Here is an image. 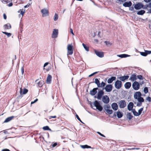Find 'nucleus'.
<instances>
[{
	"instance_id": "1",
	"label": "nucleus",
	"mask_w": 151,
	"mask_h": 151,
	"mask_svg": "<svg viewBox=\"0 0 151 151\" xmlns=\"http://www.w3.org/2000/svg\"><path fill=\"white\" fill-rule=\"evenodd\" d=\"M142 94L140 92H136L134 95V97L135 99H137L139 102H143L144 100L143 97H141Z\"/></svg>"
},
{
	"instance_id": "2",
	"label": "nucleus",
	"mask_w": 151,
	"mask_h": 151,
	"mask_svg": "<svg viewBox=\"0 0 151 151\" xmlns=\"http://www.w3.org/2000/svg\"><path fill=\"white\" fill-rule=\"evenodd\" d=\"M92 83H95L97 85L98 88L101 87L104 88V87L106 85V83L103 81L101 83H100L99 81L97 78L95 79V81L94 82H93Z\"/></svg>"
},
{
	"instance_id": "3",
	"label": "nucleus",
	"mask_w": 151,
	"mask_h": 151,
	"mask_svg": "<svg viewBox=\"0 0 151 151\" xmlns=\"http://www.w3.org/2000/svg\"><path fill=\"white\" fill-rule=\"evenodd\" d=\"M100 101L97 100L95 101L94 103V106L96 107V109L101 111L103 109V107L100 103Z\"/></svg>"
},
{
	"instance_id": "4",
	"label": "nucleus",
	"mask_w": 151,
	"mask_h": 151,
	"mask_svg": "<svg viewBox=\"0 0 151 151\" xmlns=\"http://www.w3.org/2000/svg\"><path fill=\"white\" fill-rule=\"evenodd\" d=\"M122 86V83L121 81L117 80L115 83L114 86L115 88L117 89H119Z\"/></svg>"
},
{
	"instance_id": "5",
	"label": "nucleus",
	"mask_w": 151,
	"mask_h": 151,
	"mask_svg": "<svg viewBox=\"0 0 151 151\" xmlns=\"http://www.w3.org/2000/svg\"><path fill=\"white\" fill-rule=\"evenodd\" d=\"M73 46L69 44L67 47V55H72L73 53Z\"/></svg>"
},
{
	"instance_id": "6",
	"label": "nucleus",
	"mask_w": 151,
	"mask_h": 151,
	"mask_svg": "<svg viewBox=\"0 0 151 151\" xmlns=\"http://www.w3.org/2000/svg\"><path fill=\"white\" fill-rule=\"evenodd\" d=\"M132 86L134 89L135 90H137L139 88L140 85L138 82L135 81L133 83Z\"/></svg>"
},
{
	"instance_id": "7",
	"label": "nucleus",
	"mask_w": 151,
	"mask_h": 151,
	"mask_svg": "<svg viewBox=\"0 0 151 151\" xmlns=\"http://www.w3.org/2000/svg\"><path fill=\"white\" fill-rule=\"evenodd\" d=\"M113 86L111 84H107L104 88H102V90L105 89L106 92H110L111 91L112 89Z\"/></svg>"
},
{
	"instance_id": "8",
	"label": "nucleus",
	"mask_w": 151,
	"mask_h": 151,
	"mask_svg": "<svg viewBox=\"0 0 151 151\" xmlns=\"http://www.w3.org/2000/svg\"><path fill=\"white\" fill-rule=\"evenodd\" d=\"M119 108H124L127 105L126 102L125 100H121L118 103Z\"/></svg>"
},
{
	"instance_id": "9",
	"label": "nucleus",
	"mask_w": 151,
	"mask_h": 151,
	"mask_svg": "<svg viewBox=\"0 0 151 151\" xmlns=\"http://www.w3.org/2000/svg\"><path fill=\"white\" fill-rule=\"evenodd\" d=\"M104 93L103 90L102 89L99 90L97 93V98L99 100L101 99V98L102 97V96L104 95Z\"/></svg>"
},
{
	"instance_id": "10",
	"label": "nucleus",
	"mask_w": 151,
	"mask_h": 151,
	"mask_svg": "<svg viewBox=\"0 0 151 151\" xmlns=\"http://www.w3.org/2000/svg\"><path fill=\"white\" fill-rule=\"evenodd\" d=\"M41 12L42 14V17H45L49 15V12L48 10L46 9H44L41 10Z\"/></svg>"
},
{
	"instance_id": "11",
	"label": "nucleus",
	"mask_w": 151,
	"mask_h": 151,
	"mask_svg": "<svg viewBox=\"0 0 151 151\" xmlns=\"http://www.w3.org/2000/svg\"><path fill=\"white\" fill-rule=\"evenodd\" d=\"M102 100L103 102L105 104H107L109 102V99L107 95H105L103 96Z\"/></svg>"
},
{
	"instance_id": "12",
	"label": "nucleus",
	"mask_w": 151,
	"mask_h": 151,
	"mask_svg": "<svg viewBox=\"0 0 151 151\" xmlns=\"http://www.w3.org/2000/svg\"><path fill=\"white\" fill-rule=\"evenodd\" d=\"M94 51L96 54L99 57L102 58L104 56L103 52L99 51L96 50H94Z\"/></svg>"
},
{
	"instance_id": "13",
	"label": "nucleus",
	"mask_w": 151,
	"mask_h": 151,
	"mask_svg": "<svg viewBox=\"0 0 151 151\" xmlns=\"http://www.w3.org/2000/svg\"><path fill=\"white\" fill-rule=\"evenodd\" d=\"M143 4L141 3H138L134 5V7L136 10H138L143 7Z\"/></svg>"
},
{
	"instance_id": "14",
	"label": "nucleus",
	"mask_w": 151,
	"mask_h": 151,
	"mask_svg": "<svg viewBox=\"0 0 151 151\" xmlns=\"http://www.w3.org/2000/svg\"><path fill=\"white\" fill-rule=\"evenodd\" d=\"M99 89L98 87L94 88L92 90L90 91V93L92 96H94L97 93V90Z\"/></svg>"
},
{
	"instance_id": "15",
	"label": "nucleus",
	"mask_w": 151,
	"mask_h": 151,
	"mask_svg": "<svg viewBox=\"0 0 151 151\" xmlns=\"http://www.w3.org/2000/svg\"><path fill=\"white\" fill-rule=\"evenodd\" d=\"M58 34V30L56 29H54L52 32V38H56L57 37Z\"/></svg>"
},
{
	"instance_id": "16",
	"label": "nucleus",
	"mask_w": 151,
	"mask_h": 151,
	"mask_svg": "<svg viewBox=\"0 0 151 151\" xmlns=\"http://www.w3.org/2000/svg\"><path fill=\"white\" fill-rule=\"evenodd\" d=\"M129 78V76L128 75L120 77L119 79L120 80V81L124 82L125 80H127Z\"/></svg>"
},
{
	"instance_id": "17",
	"label": "nucleus",
	"mask_w": 151,
	"mask_h": 151,
	"mask_svg": "<svg viewBox=\"0 0 151 151\" xmlns=\"http://www.w3.org/2000/svg\"><path fill=\"white\" fill-rule=\"evenodd\" d=\"M132 3L131 1L129 2H126L123 4V6L125 7H130L132 5Z\"/></svg>"
},
{
	"instance_id": "18",
	"label": "nucleus",
	"mask_w": 151,
	"mask_h": 151,
	"mask_svg": "<svg viewBox=\"0 0 151 151\" xmlns=\"http://www.w3.org/2000/svg\"><path fill=\"white\" fill-rule=\"evenodd\" d=\"M111 107L114 110H116L118 108L117 104L116 103H113L111 104Z\"/></svg>"
},
{
	"instance_id": "19",
	"label": "nucleus",
	"mask_w": 151,
	"mask_h": 151,
	"mask_svg": "<svg viewBox=\"0 0 151 151\" xmlns=\"http://www.w3.org/2000/svg\"><path fill=\"white\" fill-rule=\"evenodd\" d=\"M116 79V77L112 76L110 78L108 79L107 80V83L109 84L111 83L113 81L115 80Z\"/></svg>"
},
{
	"instance_id": "20",
	"label": "nucleus",
	"mask_w": 151,
	"mask_h": 151,
	"mask_svg": "<svg viewBox=\"0 0 151 151\" xmlns=\"http://www.w3.org/2000/svg\"><path fill=\"white\" fill-rule=\"evenodd\" d=\"M134 106V104L132 102H130L127 106L128 109L129 111H131Z\"/></svg>"
},
{
	"instance_id": "21",
	"label": "nucleus",
	"mask_w": 151,
	"mask_h": 151,
	"mask_svg": "<svg viewBox=\"0 0 151 151\" xmlns=\"http://www.w3.org/2000/svg\"><path fill=\"white\" fill-rule=\"evenodd\" d=\"M4 27L5 29H10L12 27L10 23H8L7 24L4 25Z\"/></svg>"
},
{
	"instance_id": "22",
	"label": "nucleus",
	"mask_w": 151,
	"mask_h": 151,
	"mask_svg": "<svg viewBox=\"0 0 151 151\" xmlns=\"http://www.w3.org/2000/svg\"><path fill=\"white\" fill-rule=\"evenodd\" d=\"M52 77L51 75L48 74V76L46 79V83L48 84H50L51 83Z\"/></svg>"
},
{
	"instance_id": "23",
	"label": "nucleus",
	"mask_w": 151,
	"mask_h": 151,
	"mask_svg": "<svg viewBox=\"0 0 151 151\" xmlns=\"http://www.w3.org/2000/svg\"><path fill=\"white\" fill-rule=\"evenodd\" d=\"M124 86L126 89H128L131 87V83L130 82H127L124 84Z\"/></svg>"
},
{
	"instance_id": "24",
	"label": "nucleus",
	"mask_w": 151,
	"mask_h": 151,
	"mask_svg": "<svg viewBox=\"0 0 151 151\" xmlns=\"http://www.w3.org/2000/svg\"><path fill=\"white\" fill-rule=\"evenodd\" d=\"M129 80L132 81H136L137 80V76L135 74H132L129 78Z\"/></svg>"
},
{
	"instance_id": "25",
	"label": "nucleus",
	"mask_w": 151,
	"mask_h": 151,
	"mask_svg": "<svg viewBox=\"0 0 151 151\" xmlns=\"http://www.w3.org/2000/svg\"><path fill=\"white\" fill-rule=\"evenodd\" d=\"M28 92V90L26 88H24L23 91H22V90L21 88H20V93L21 95L22 94H25L27 93Z\"/></svg>"
},
{
	"instance_id": "26",
	"label": "nucleus",
	"mask_w": 151,
	"mask_h": 151,
	"mask_svg": "<svg viewBox=\"0 0 151 151\" xmlns=\"http://www.w3.org/2000/svg\"><path fill=\"white\" fill-rule=\"evenodd\" d=\"M117 56L122 58L129 57L130 55L126 54H123L121 55H117Z\"/></svg>"
},
{
	"instance_id": "27",
	"label": "nucleus",
	"mask_w": 151,
	"mask_h": 151,
	"mask_svg": "<svg viewBox=\"0 0 151 151\" xmlns=\"http://www.w3.org/2000/svg\"><path fill=\"white\" fill-rule=\"evenodd\" d=\"M117 117L118 118H122L123 116V114L122 112L118 111L117 113Z\"/></svg>"
},
{
	"instance_id": "28",
	"label": "nucleus",
	"mask_w": 151,
	"mask_h": 151,
	"mask_svg": "<svg viewBox=\"0 0 151 151\" xmlns=\"http://www.w3.org/2000/svg\"><path fill=\"white\" fill-rule=\"evenodd\" d=\"M14 116H12L10 117H8L6 119L4 122L6 123L10 121H11L12 119L13 118H14Z\"/></svg>"
},
{
	"instance_id": "29",
	"label": "nucleus",
	"mask_w": 151,
	"mask_h": 151,
	"mask_svg": "<svg viewBox=\"0 0 151 151\" xmlns=\"http://www.w3.org/2000/svg\"><path fill=\"white\" fill-rule=\"evenodd\" d=\"M44 84V82L43 81H41L38 82V83H37V86H38L39 87H42L43 85Z\"/></svg>"
},
{
	"instance_id": "30",
	"label": "nucleus",
	"mask_w": 151,
	"mask_h": 151,
	"mask_svg": "<svg viewBox=\"0 0 151 151\" xmlns=\"http://www.w3.org/2000/svg\"><path fill=\"white\" fill-rule=\"evenodd\" d=\"M127 118L129 119V120H131L133 117V116L132 115L131 113H128L127 116Z\"/></svg>"
},
{
	"instance_id": "31",
	"label": "nucleus",
	"mask_w": 151,
	"mask_h": 151,
	"mask_svg": "<svg viewBox=\"0 0 151 151\" xmlns=\"http://www.w3.org/2000/svg\"><path fill=\"white\" fill-rule=\"evenodd\" d=\"M145 11L144 10H141L137 12V14L139 15H143L145 13Z\"/></svg>"
},
{
	"instance_id": "32",
	"label": "nucleus",
	"mask_w": 151,
	"mask_h": 151,
	"mask_svg": "<svg viewBox=\"0 0 151 151\" xmlns=\"http://www.w3.org/2000/svg\"><path fill=\"white\" fill-rule=\"evenodd\" d=\"M81 147L83 148H91L90 146H88L87 145H82L81 146Z\"/></svg>"
},
{
	"instance_id": "33",
	"label": "nucleus",
	"mask_w": 151,
	"mask_h": 151,
	"mask_svg": "<svg viewBox=\"0 0 151 151\" xmlns=\"http://www.w3.org/2000/svg\"><path fill=\"white\" fill-rule=\"evenodd\" d=\"M19 31L20 32H22V29L23 27H22L23 26L22 23L21 22L20 23V24H19Z\"/></svg>"
},
{
	"instance_id": "34",
	"label": "nucleus",
	"mask_w": 151,
	"mask_h": 151,
	"mask_svg": "<svg viewBox=\"0 0 151 151\" xmlns=\"http://www.w3.org/2000/svg\"><path fill=\"white\" fill-rule=\"evenodd\" d=\"M42 129L44 130H51V129L47 126L44 127L42 128Z\"/></svg>"
},
{
	"instance_id": "35",
	"label": "nucleus",
	"mask_w": 151,
	"mask_h": 151,
	"mask_svg": "<svg viewBox=\"0 0 151 151\" xmlns=\"http://www.w3.org/2000/svg\"><path fill=\"white\" fill-rule=\"evenodd\" d=\"M82 45L83 47L86 51H89V48L84 43H83Z\"/></svg>"
},
{
	"instance_id": "36",
	"label": "nucleus",
	"mask_w": 151,
	"mask_h": 151,
	"mask_svg": "<svg viewBox=\"0 0 151 151\" xmlns=\"http://www.w3.org/2000/svg\"><path fill=\"white\" fill-rule=\"evenodd\" d=\"M2 32L3 34H5L8 37H10L12 35V34L10 33H8L6 32Z\"/></svg>"
},
{
	"instance_id": "37",
	"label": "nucleus",
	"mask_w": 151,
	"mask_h": 151,
	"mask_svg": "<svg viewBox=\"0 0 151 151\" xmlns=\"http://www.w3.org/2000/svg\"><path fill=\"white\" fill-rule=\"evenodd\" d=\"M106 112L109 114H111L113 113V110L112 109H106Z\"/></svg>"
},
{
	"instance_id": "38",
	"label": "nucleus",
	"mask_w": 151,
	"mask_h": 151,
	"mask_svg": "<svg viewBox=\"0 0 151 151\" xmlns=\"http://www.w3.org/2000/svg\"><path fill=\"white\" fill-rule=\"evenodd\" d=\"M141 55L142 56H146L147 55L146 50L145 52H140Z\"/></svg>"
},
{
	"instance_id": "39",
	"label": "nucleus",
	"mask_w": 151,
	"mask_h": 151,
	"mask_svg": "<svg viewBox=\"0 0 151 151\" xmlns=\"http://www.w3.org/2000/svg\"><path fill=\"white\" fill-rule=\"evenodd\" d=\"M58 16L57 14L56 13L55 14L54 18V20L55 21H56L58 19Z\"/></svg>"
},
{
	"instance_id": "40",
	"label": "nucleus",
	"mask_w": 151,
	"mask_h": 151,
	"mask_svg": "<svg viewBox=\"0 0 151 151\" xmlns=\"http://www.w3.org/2000/svg\"><path fill=\"white\" fill-rule=\"evenodd\" d=\"M144 92L145 94L147 93L148 92V88L147 87H145L144 89Z\"/></svg>"
},
{
	"instance_id": "41",
	"label": "nucleus",
	"mask_w": 151,
	"mask_h": 151,
	"mask_svg": "<svg viewBox=\"0 0 151 151\" xmlns=\"http://www.w3.org/2000/svg\"><path fill=\"white\" fill-rule=\"evenodd\" d=\"M104 43H105L108 46H110L111 45V44L109 41H105Z\"/></svg>"
},
{
	"instance_id": "42",
	"label": "nucleus",
	"mask_w": 151,
	"mask_h": 151,
	"mask_svg": "<svg viewBox=\"0 0 151 151\" xmlns=\"http://www.w3.org/2000/svg\"><path fill=\"white\" fill-rule=\"evenodd\" d=\"M137 77L138 78L141 80H142L144 79V78L141 75H138L137 76Z\"/></svg>"
},
{
	"instance_id": "43",
	"label": "nucleus",
	"mask_w": 151,
	"mask_h": 151,
	"mask_svg": "<svg viewBox=\"0 0 151 151\" xmlns=\"http://www.w3.org/2000/svg\"><path fill=\"white\" fill-rule=\"evenodd\" d=\"M143 108H141L139 109L138 110V113H139V115H140L141 113H142V111L143 110Z\"/></svg>"
},
{
	"instance_id": "44",
	"label": "nucleus",
	"mask_w": 151,
	"mask_h": 151,
	"mask_svg": "<svg viewBox=\"0 0 151 151\" xmlns=\"http://www.w3.org/2000/svg\"><path fill=\"white\" fill-rule=\"evenodd\" d=\"M3 3L7 4L9 2V0H0Z\"/></svg>"
},
{
	"instance_id": "45",
	"label": "nucleus",
	"mask_w": 151,
	"mask_h": 151,
	"mask_svg": "<svg viewBox=\"0 0 151 151\" xmlns=\"http://www.w3.org/2000/svg\"><path fill=\"white\" fill-rule=\"evenodd\" d=\"M24 65H23V66L21 68V72H22V75H23V74L24 73Z\"/></svg>"
},
{
	"instance_id": "46",
	"label": "nucleus",
	"mask_w": 151,
	"mask_h": 151,
	"mask_svg": "<svg viewBox=\"0 0 151 151\" xmlns=\"http://www.w3.org/2000/svg\"><path fill=\"white\" fill-rule=\"evenodd\" d=\"M148 7H149V5H143V7H142V8L144 9H147V8Z\"/></svg>"
},
{
	"instance_id": "47",
	"label": "nucleus",
	"mask_w": 151,
	"mask_h": 151,
	"mask_svg": "<svg viewBox=\"0 0 151 151\" xmlns=\"http://www.w3.org/2000/svg\"><path fill=\"white\" fill-rule=\"evenodd\" d=\"M98 72H94V73H92L91 75H89V76L88 77H91V76H93L94 75L97 74V73H98Z\"/></svg>"
},
{
	"instance_id": "48",
	"label": "nucleus",
	"mask_w": 151,
	"mask_h": 151,
	"mask_svg": "<svg viewBox=\"0 0 151 151\" xmlns=\"http://www.w3.org/2000/svg\"><path fill=\"white\" fill-rule=\"evenodd\" d=\"M146 100L150 102L151 101V98L150 97L148 96L146 98Z\"/></svg>"
},
{
	"instance_id": "49",
	"label": "nucleus",
	"mask_w": 151,
	"mask_h": 151,
	"mask_svg": "<svg viewBox=\"0 0 151 151\" xmlns=\"http://www.w3.org/2000/svg\"><path fill=\"white\" fill-rule=\"evenodd\" d=\"M23 9H22V10H21L20 14L22 15V16H23L24 13V11L23 10Z\"/></svg>"
},
{
	"instance_id": "50",
	"label": "nucleus",
	"mask_w": 151,
	"mask_h": 151,
	"mask_svg": "<svg viewBox=\"0 0 151 151\" xmlns=\"http://www.w3.org/2000/svg\"><path fill=\"white\" fill-rule=\"evenodd\" d=\"M116 1H118L119 2H120V4H121V3L124 2L127 0H116Z\"/></svg>"
},
{
	"instance_id": "51",
	"label": "nucleus",
	"mask_w": 151,
	"mask_h": 151,
	"mask_svg": "<svg viewBox=\"0 0 151 151\" xmlns=\"http://www.w3.org/2000/svg\"><path fill=\"white\" fill-rule=\"evenodd\" d=\"M31 4H32L31 3H28L27 5L24 6V7L25 8H27Z\"/></svg>"
},
{
	"instance_id": "52",
	"label": "nucleus",
	"mask_w": 151,
	"mask_h": 151,
	"mask_svg": "<svg viewBox=\"0 0 151 151\" xmlns=\"http://www.w3.org/2000/svg\"><path fill=\"white\" fill-rule=\"evenodd\" d=\"M97 133L99 134V135H100V136H101L102 137H106L103 134H102L100 132H97Z\"/></svg>"
},
{
	"instance_id": "53",
	"label": "nucleus",
	"mask_w": 151,
	"mask_h": 151,
	"mask_svg": "<svg viewBox=\"0 0 151 151\" xmlns=\"http://www.w3.org/2000/svg\"><path fill=\"white\" fill-rule=\"evenodd\" d=\"M133 114L135 116H137L139 115L138 112H137L136 111L134 113V114Z\"/></svg>"
},
{
	"instance_id": "54",
	"label": "nucleus",
	"mask_w": 151,
	"mask_h": 151,
	"mask_svg": "<svg viewBox=\"0 0 151 151\" xmlns=\"http://www.w3.org/2000/svg\"><path fill=\"white\" fill-rule=\"evenodd\" d=\"M38 99H36L34 101L31 102V104H34V103H36V102H37L38 101Z\"/></svg>"
},
{
	"instance_id": "55",
	"label": "nucleus",
	"mask_w": 151,
	"mask_h": 151,
	"mask_svg": "<svg viewBox=\"0 0 151 151\" xmlns=\"http://www.w3.org/2000/svg\"><path fill=\"white\" fill-rule=\"evenodd\" d=\"M142 104V103L141 102H138L137 103V106H140Z\"/></svg>"
},
{
	"instance_id": "56",
	"label": "nucleus",
	"mask_w": 151,
	"mask_h": 151,
	"mask_svg": "<svg viewBox=\"0 0 151 151\" xmlns=\"http://www.w3.org/2000/svg\"><path fill=\"white\" fill-rule=\"evenodd\" d=\"M146 52L147 55L151 53V51L150 50H146Z\"/></svg>"
},
{
	"instance_id": "57",
	"label": "nucleus",
	"mask_w": 151,
	"mask_h": 151,
	"mask_svg": "<svg viewBox=\"0 0 151 151\" xmlns=\"http://www.w3.org/2000/svg\"><path fill=\"white\" fill-rule=\"evenodd\" d=\"M134 8L133 6L129 7V10L132 11L134 9Z\"/></svg>"
},
{
	"instance_id": "58",
	"label": "nucleus",
	"mask_w": 151,
	"mask_h": 151,
	"mask_svg": "<svg viewBox=\"0 0 151 151\" xmlns=\"http://www.w3.org/2000/svg\"><path fill=\"white\" fill-rule=\"evenodd\" d=\"M57 142H55L52 145V146L53 147H55L56 146H57Z\"/></svg>"
},
{
	"instance_id": "59",
	"label": "nucleus",
	"mask_w": 151,
	"mask_h": 151,
	"mask_svg": "<svg viewBox=\"0 0 151 151\" xmlns=\"http://www.w3.org/2000/svg\"><path fill=\"white\" fill-rule=\"evenodd\" d=\"M56 117V116H49V119H51V118H55Z\"/></svg>"
},
{
	"instance_id": "60",
	"label": "nucleus",
	"mask_w": 151,
	"mask_h": 151,
	"mask_svg": "<svg viewBox=\"0 0 151 151\" xmlns=\"http://www.w3.org/2000/svg\"><path fill=\"white\" fill-rule=\"evenodd\" d=\"M76 117L77 118V119L79 120V121H81V119L79 117V116H78V115L76 114Z\"/></svg>"
},
{
	"instance_id": "61",
	"label": "nucleus",
	"mask_w": 151,
	"mask_h": 151,
	"mask_svg": "<svg viewBox=\"0 0 151 151\" xmlns=\"http://www.w3.org/2000/svg\"><path fill=\"white\" fill-rule=\"evenodd\" d=\"M70 32L73 35H74V34L73 33V29L72 28H70Z\"/></svg>"
},
{
	"instance_id": "62",
	"label": "nucleus",
	"mask_w": 151,
	"mask_h": 151,
	"mask_svg": "<svg viewBox=\"0 0 151 151\" xmlns=\"http://www.w3.org/2000/svg\"><path fill=\"white\" fill-rule=\"evenodd\" d=\"M2 151H10L9 149H3L2 150Z\"/></svg>"
},
{
	"instance_id": "63",
	"label": "nucleus",
	"mask_w": 151,
	"mask_h": 151,
	"mask_svg": "<svg viewBox=\"0 0 151 151\" xmlns=\"http://www.w3.org/2000/svg\"><path fill=\"white\" fill-rule=\"evenodd\" d=\"M106 108L107 109L110 108V106L109 104L106 105Z\"/></svg>"
},
{
	"instance_id": "64",
	"label": "nucleus",
	"mask_w": 151,
	"mask_h": 151,
	"mask_svg": "<svg viewBox=\"0 0 151 151\" xmlns=\"http://www.w3.org/2000/svg\"><path fill=\"white\" fill-rule=\"evenodd\" d=\"M13 5V4L12 2H11V3H9L8 4V6H9V7H10V6H12Z\"/></svg>"
}]
</instances>
